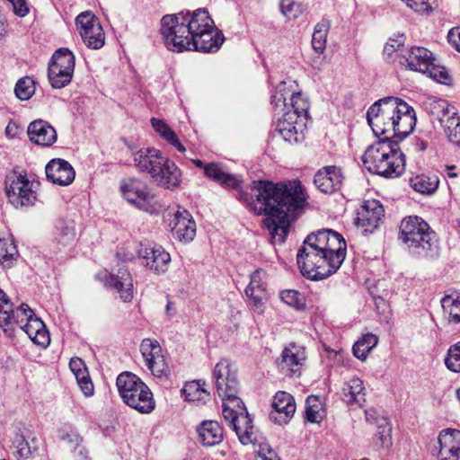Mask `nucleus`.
I'll use <instances>...</instances> for the list:
<instances>
[{
    "label": "nucleus",
    "mask_w": 460,
    "mask_h": 460,
    "mask_svg": "<svg viewBox=\"0 0 460 460\" xmlns=\"http://www.w3.org/2000/svg\"><path fill=\"white\" fill-rule=\"evenodd\" d=\"M279 299L296 311L304 312L306 310V297L304 294L296 289H284L279 292Z\"/></svg>",
    "instance_id": "obj_43"
},
{
    "label": "nucleus",
    "mask_w": 460,
    "mask_h": 460,
    "mask_svg": "<svg viewBox=\"0 0 460 460\" xmlns=\"http://www.w3.org/2000/svg\"><path fill=\"white\" fill-rule=\"evenodd\" d=\"M165 156L155 147L142 148L134 154V163L137 170L150 178L155 173Z\"/></svg>",
    "instance_id": "obj_31"
},
{
    "label": "nucleus",
    "mask_w": 460,
    "mask_h": 460,
    "mask_svg": "<svg viewBox=\"0 0 460 460\" xmlns=\"http://www.w3.org/2000/svg\"><path fill=\"white\" fill-rule=\"evenodd\" d=\"M212 377L220 398L234 397L240 391L237 368L229 358H221L213 369Z\"/></svg>",
    "instance_id": "obj_12"
},
{
    "label": "nucleus",
    "mask_w": 460,
    "mask_h": 460,
    "mask_svg": "<svg viewBox=\"0 0 460 460\" xmlns=\"http://www.w3.org/2000/svg\"><path fill=\"white\" fill-rule=\"evenodd\" d=\"M344 179L345 177L341 167L326 165L315 172L314 184L322 193L331 195L341 190Z\"/></svg>",
    "instance_id": "obj_21"
},
{
    "label": "nucleus",
    "mask_w": 460,
    "mask_h": 460,
    "mask_svg": "<svg viewBox=\"0 0 460 460\" xmlns=\"http://www.w3.org/2000/svg\"><path fill=\"white\" fill-rule=\"evenodd\" d=\"M181 170L173 161L165 156L151 179L164 190H175L181 186Z\"/></svg>",
    "instance_id": "obj_24"
},
{
    "label": "nucleus",
    "mask_w": 460,
    "mask_h": 460,
    "mask_svg": "<svg viewBox=\"0 0 460 460\" xmlns=\"http://www.w3.org/2000/svg\"><path fill=\"white\" fill-rule=\"evenodd\" d=\"M75 57L67 48L58 49L48 65V79L52 88L62 89L68 85L73 78Z\"/></svg>",
    "instance_id": "obj_11"
},
{
    "label": "nucleus",
    "mask_w": 460,
    "mask_h": 460,
    "mask_svg": "<svg viewBox=\"0 0 460 460\" xmlns=\"http://www.w3.org/2000/svg\"><path fill=\"white\" fill-rule=\"evenodd\" d=\"M140 352L144 358L146 367L152 375L160 380H168L171 369L163 354L161 345L156 340L144 339L140 344Z\"/></svg>",
    "instance_id": "obj_13"
},
{
    "label": "nucleus",
    "mask_w": 460,
    "mask_h": 460,
    "mask_svg": "<svg viewBox=\"0 0 460 460\" xmlns=\"http://www.w3.org/2000/svg\"><path fill=\"white\" fill-rule=\"evenodd\" d=\"M98 278L106 288L117 291L123 302L129 303L133 300V278L128 270L121 268L117 273L104 270L98 274Z\"/></svg>",
    "instance_id": "obj_16"
},
{
    "label": "nucleus",
    "mask_w": 460,
    "mask_h": 460,
    "mask_svg": "<svg viewBox=\"0 0 460 460\" xmlns=\"http://www.w3.org/2000/svg\"><path fill=\"white\" fill-rule=\"evenodd\" d=\"M267 272L261 268L256 269L250 275V282L244 289L250 308L259 314H262L265 310V303L269 298L267 283L265 279Z\"/></svg>",
    "instance_id": "obj_15"
},
{
    "label": "nucleus",
    "mask_w": 460,
    "mask_h": 460,
    "mask_svg": "<svg viewBox=\"0 0 460 460\" xmlns=\"http://www.w3.org/2000/svg\"><path fill=\"white\" fill-rule=\"evenodd\" d=\"M160 33L168 50L215 53L225 41L207 8L181 11L161 19Z\"/></svg>",
    "instance_id": "obj_2"
},
{
    "label": "nucleus",
    "mask_w": 460,
    "mask_h": 460,
    "mask_svg": "<svg viewBox=\"0 0 460 460\" xmlns=\"http://www.w3.org/2000/svg\"><path fill=\"white\" fill-rule=\"evenodd\" d=\"M441 305L445 312L448 314V320L453 323H460V295L455 298L452 295H447L441 299Z\"/></svg>",
    "instance_id": "obj_47"
},
{
    "label": "nucleus",
    "mask_w": 460,
    "mask_h": 460,
    "mask_svg": "<svg viewBox=\"0 0 460 460\" xmlns=\"http://www.w3.org/2000/svg\"><path fill=\"white\" fill-rule=\"evenodd\" d=\"M347 255V242L341 234L323 228L310 233L296 253L301 275L312 281H321L335 274Z\"/></svg>",
    "instance_id": "obj_3"
},
{
    "label": "nucleus",
    "mask_w": 460,
    "mask_h": 460,
    "mask_svg": "<svg viewBox=\"0 0 460 460\" xmlns=\"http://www.w3.org/2000/svg\"><path fill=\"white\" fill-rule=\"evenodd\" d=\"M223 401V416L228 420L243 445L253 443L255 436L252 419L238 395L221 398Z\"/></svg>",
    "instance_id": "obj_8"
},
{
    "label": "nucleus",
    "mask_w": 460,
    "mask_h": 460,
    "mask_svg": "<svg viewBox=\"0 0 460 460\" xmlns=\"http://www.w3.org/2000/svg\"><path fill=\"white\" fill-rule=\"evenodd\" d=\"M401 141L386 137L370 145L362 155L367 172L386 179L401 176L405 169V155L398 146Z\"/></svg>",
    "instance_id": "obj_6"
},
{
    "label": "nucleus",
    "mask_w": 460,
    "mask_h": 460,
    "mask_svg": "<svg viewBox=\"0 0 460 460\" xmlns=\"http://www.w3.org/2000/svg\"><path fill=\"white\" fill-rule=\"evenodd\" d=\"M440 180L436 173H420L409 179L410 186L418 193L426 196L435 194L438 189Z\"/></svg>",
    "instance_id": "obj_36"
},
{
    "label": "nucleus",
    "mask_w": 460,
    "mask_h": 460,
    "mask_svg": "<svg viewBox=\"0 0 460 460\" xmlns=\"http://www.w3.org/2000/svg\"><path fill=\"white\" fill-rule=\"evenodd\" d=\"M294 117V113L288 110L285 111L281 119H279L275 130L290 144H297L305 139L303 127L305 122L301 123Z\"/></svg>",
    "instance_id": "obj_27"
},
{
    "label": "nucleus",
    "mask_w": 460,
    "mask_h": 460,
    "mask_svg": "<svg viewBox=\"0 0 460 460\" xmlns=\"http://www.w3.org/2000/svg\"><path fill=\"white\" fill-rule=\"evenodd\" d=\"M390 431L391 429L389 427H378V430L376 432L375 437L377 441H379L382 447H388L392 445Z\"/></svg>",
    "instance_id": "obj_53"
},
{
    "label": "nucleus",
    "mask_w": 460,
    "mask_h": 460,
    "mask_svg": "<svg viewBox=\"0 0 460 460\" xmlns=\"http://www.w3.org/2000/svg\"><path fill=\"white\" fill-rule=\"evenodd\" d=\"M151 125L155 131L158 133L166 142L175 147L179 152L184 153L186 148L179 140L175 132L162 119L152 118Z\"/></svg>",
    "instance_id": "obj_37"
},
{
    "label": "nucleus",
    "mask_w": 460,
    "mask_h": 460,
    "mask_svg": "<svg viewBox=\"0 0 460 460\" xmlns=\"http://www.w3.org/2000/svg\"><path fill=\"white\" fill-rule=\"evenodd\" d=\"M397 239L413 258L432 260L439 254L438 237L421 217H404L399 226Z\"/></svg>",
    "instance_id": "obj_5"
},
{
    "label": "nucleus",
    "mask_w": 460,
    "mask_h": 460,
    "mask_svg": "<svg viewBox=\"0 0 460 460\" xmlns=\"http://www.w3.org/2000/svg\"><path fill=\"white\" fill-rule=\"evenodd\" d=\"M84 43L93 49H100L105 41V34L99 19L91 12L81 13L75 19Z\"/></svg>",
    "instance_id": "obj_14"
},
{
    "label": "nucleus",
    "mask_w": 460,
    "mask_h": 460,
    "mask_svg": "<svg viewBox=\"0 0 460 460\" xmlns=\"http://www.w3.org/2000/svg\"><path fill=\"white\" fill-rule=\"evenodd\" d=\"M14 456L17 460H33L39 453L37 438L25 423H20L13 439Z\"/></svg>",
    "instance_id": "obj_23"
},
{
    "label": "nucleus",
    "mask_w": 460,
    "mask_h": 460,
    "mask_svg": "<svg viewBox=\"0 0 460 460\" xmlns=\"http://www.w3.org/2000/svg\"><path fill=\"white\" fill-rule=\"evenodd\" d=\"M385 217V208L378 199H371L362 202L357 210L356 225L364 234L376 231Z\"/></svg>",
    "instance_id": "obj_17"
},
{
    "label": "nucleus",
    "mask_w": 460,
    "mask_h": 460,
    "mask_svg": "<svg viewBox=\"0 0 460 460\" xmlns=\"http://www.w3.org/2000/svg\"><path fill=\"white\" fill-rule=\"evenodd\" d=\"M288 107L295 118L308 119L310 102L301 93H290V103Z\"/></svg>",
    "instance_id": "obj_42"
},
{
    "label": "nucleus",
    "mask_w": 460,
    "mask_h": 460,
    "mask_svg": "<svg viewBox=\"0 0 460 460\" xmlns=\"http://www.w3.org/2000/svg\"><path fill=\"white\" fill-rule=\"evenodd\" d=\"M413 146L416 151L424 152L425 150H427L429 143L427 140L420 137H415L413 139Z\"/></svg>",
    "instance_id": "obj_60"
},
{
    "label": "nucleus",
    "mask_w": 460,
    "mask_h": 460,
    "mask_svg": "<svg viewBox=\"0 0 460 460\" xmlns=\"http://www.w3.org/2000/svg\"><path fill=\"white\" fill-rule=\"evenodd\" d=\"M36 82L33 77L23 76L20 78L14 87L15 96L21 101L30 100L36 90Z\"/></svg>",
    "instance_id": "obj_46"
},
{
    "label": "nucleus",
    "mask_w": 460,
    "mask_h": 460,
    "mask_svg": "<svg viewBox=\"0 0 460 460\" xmlns=\"http://www.w3.org/2000/svg\"><path fill=\"white\" fill-rule=\"evenodd\" d=\"M305 358L304 349L292 342L283 349L278 368L286 377L298 378L302 375Z\"/></svg>",
    "instance_id": "obj_19"
},
{
    "label": "nucleus",
    "mask_w": 460,
    "mask_h": 460,
    "mask_svg": "<svg viewBox=\"0 0 460 460\" xmlns=\"http://www.w3.org/2000/svg\"><path fill=\"white\" fill-rule=\"evenodd\" d=\"M324 415L325 410L320 397L309 395L305 401V420L311 423H320Z\"/></svg>",
    "instance_id": "obj_39"
},
{
    "label": "nucleus",
    "mask_w": 460,
    "mask_h": 460,
    "mask_svg": "<svg viewBox=\"0 0 460 460\" xmlns=\"http://www.w3.org/2000/svg\"><path fill=\"white\" fill-rule=\"evenodd\" d=\"M75 460H92L89 456V451L83 446L75 447Z\"/></svg>",
    "instance_id": "obj_59"
},
{
    "label": "nucleus",
    "mask_w": 460,
    "mask_h": 460,
    "mask_svg": "<svg viewBox=\"0 0 460 460\" xmlns=\"http://www.w3.org/2000/svg\"><path fill=\"white\" fill-rule=\"evenodd\" d=\"M22 128L14 120H10L5 128V135L8 138H15L22 133Z\"/></svg>",
    "instance_id": "obj_57"
},
{
    "label": "nucleus",
    "mask_w": 460,
    "mask_h": 460,
    "mask_svg": "<svg viewBox=\"0 0 460 460\" xmlns=\"http://www.w3.org/2000/svg\"><path fill=\"white\" fill-rule=\"evenodd\" d=\"M197 439L202 447H211L221 444L225 438V429L221 422L204 420L196 426Z\"/></svg>",
    "instance_id": "obj_28"
},
{
    "label": "nucleus",
    "mask_w": 460,
    "mask_h": 460,
    "mask_svg": "<svg viewBox=\"0 0 460 460\" xmlns=\"http://www.w3.org/2000/svg\"><path fill=\"white\" fill-rule=\"evenodd\" d=\"M171 234L175 240L182 243L191 242L196 235V223L186 210H177L170 223Z\"/></svg>",
    "instance_id": "obj_25"
},
{
    "label": "nucleus",
    "mask_w": 460,
    "mask_h": 460,
    "mask_svg": "<svg viewBox=\"0 0 460 460\" xmlns=\"http://www.w3.org/2000/svg\"><path fill=\"white\" fill-rule=\"evenodd\" d=\"M205 176L225 188L238 190L237 199L256 216H265L263 226L272 240L284 243L290 228L289 219L301 216L308 206L309 195L298 178L281 181L253 180L248 190L241 189L242 181L222 170L218 163L205 167Z\"/></svg>",
    "instance_id": "obj_1"
},
{
    "label": "nucleus",
    "mask_w": 460,
    "mask_h": 460,
    "mask_svg": "<svg viewBox=\"0 0 460 460\" xmlns=\"http://www.w3.org/2000/svg\"><path fill=\"white\" fill-rule=\"evenodd\" d=\"M271 407L269 418L270 421L279 425L288 424L296 409L294 396L286 391H278L274 394Z\"/></svg>",
    "instance_id": "obj_22"
},
{
    "label": "nucleus",
    "mask_w": 460,
    "mask_h": 460,
    "mask_svg": "<svg viewBox=\"0 0 460 460\" xmlns=\"http://www.w3.org/2000/svg\"><path fill=\"white\" fill-rule=\"evenodd\" d=\"M279 8L288 20H295L304 13V5L294 0H280Z\"/></svg>",
    "instance_id": "obj_50"
},
{
    "label": "nucleus",
    "mask_w": 460,
    "mask_h": 460,
    "mask_svg": "<svg viewBox=\"0 0 460 460\" xmlns=\"http://www.w3.org/2000/svg\"><path fill=\"white\" fill-rule=\"evenodd\" d=\"M207 382L204 379L186 381L181 389V396L185 402L195 406H203L210 401V392L206 388Z\"/></svg>",
    "instance_id": "obj_33"
},
{
    "label": "nucleus",
    "mask_w": 460,
    "mask_h": 460,
    "mask_svg": "<svg viewBox=\"0 0 460 460\" xmlns=\"http://www.w3.org/2000/svg\"><path fill=\"white\" fill-rule=\"evenodd\" d=\"M13 13L20 17H24L29 13V7L25 0H13L11 3Z\"/></svg>",
    "instance_id": "obj_55"
},
{
    "label": "nucleus",
    "mask_w": 460,
    "mask_h": 460,
    "mask_svg": "<svg viewBox=\"0 0 460 460\" xmlns=\"http://www.w3.org/2000/svg\"><path fill=\"white\" fill-rule=\"evenodd\" d=\"M27 134L31 142L41 146H51L58 138L56 129L43 119L31 122L27 128Z\"/></svg>",
    "instance_id": "obj_32"
},
{
    "label": "nucleus",
    "mask_w": 460,
    "mask_h": 460,
    "mask_svg": "<svg viewBox=\"0 0 460 460\" xmlns=\"http://www.w3.org/2000/svg\"><path fill=\"white\" fill-rule=\"evenodd\" d=\"M19 257L17 245L13 238H0V263L11 267Z\"/></svg>",
    "instance_id": "obj_41"
},
{
    "label": "nucleus",
    "mask_w": 460,
    "mask_h": 460,
    "mask_svg": "<svg viewBox=\"0 0 460 460\" xmlns=\"http://www.w3.org/2000/svg\"><path fill=\"white\" fill-rule=\"evenodd\" d=\"M260 456L261 458V460H280L277 454L271 449L268 450V455L260 452Z\"/></svg>",
    "instance_id": "obj_62"
},
{
    "label": "nucleus",
    "mask_w": 460,
    "mask_h": 460,
    "mask_svg": "<svg viewBox=\"0 0 460 460\" xmlns=\"http://www.w3.org/2000/svg\"><path fill=\"white\" fill-rule=\"evenodd\" d=\"M444 363L450 372L460 374V341L449 346Z\"/></svg>",
    "instance_id": "obj_48"
},
{
    "label": "nucleus",
    "mask_w": 460,
    "mask_h": 460,
    "mask_svg": "<svg viewBox=\"0 0 460 460\" xmlns=\"http://www.w3.org/2000/svg\"><path fill=\"white\" fill-rule=\"evenodd\" d=\"M448 42L460 52V27H454L447 34Z\"/></svg>",
    "instance_id": "obj_56"
},
{
    "label": "nucleus",
    "mask_w": 460,
    "mask_h": 460,
    "mask_svg": "<svg viewBox=\"0 0 460 460\" xmlns=\"http://www.w3.org/2000/svg\"><path fill=\"white\" fill-rule=\"evenodd\" d=\"M373 300L375 304V308L378 314H383L388 311L389 303L387 300H385L380 296H374Z\"/></svg>",
    "instance_id": "obj_58"
},
{
    "label": "nucleus",
    "mask_w": 460,
    "mask_h": 460,
    "mask_svg": "<svg viewBox=\"0 0 460 460\" xmlns=\"http://www.w3.org/2000/svg\"><path fill=\"white\" fill-rule=\"evenodd\" d=\"M330 28V21L323 19L318 22L312 36V47L317 54H323L326 48V38Z\"/></svg>",
    "instance_id": "obj_44"
},
{
    "label": "nucleus",
    "mask_w": 460,
    "mask_h": 460,
    "mask_svg": "<svg viewBox=\"0 0 460 460\" xmlns=\"http://www.w3.org/2000/svg\"><path fill=\"white\" fill-rule=\"evenodd\" d=\"M433 54L430 50L420 46H411L401 54L399 63L405 66L409 70L421 73L428 70L429 62L432 61Z\"/></svg>",
    "instance_id": "obj_29"
},
{
    "label": "nucleus",
    "mask_w": 460,
    "mask_h": 460,
    "mask_svg": "<svg viewBox=\"0 0 460 460\" xmlns=\"http://www.w3.org/2000/svg\"><path fill=\"white\" fill-rule=\"evenodd\" d=\"M290 93V91L287 92V86L285 82H281L274 90L270 96V103L273 106V111L276 115H279L281 112L283 114L285 111H288V107L287 95Z\"/></svg>",
    "instance_id": "obj_45"
},
{
    "label": "nucleus",
    "mask_w": 460,
    "mask_h": 460,
    "mask_svg": "<svg viewBox=\"0 0 460 460\" xmlns=\"http://www.w3.org/2000/svg\"><path fill=\"white\" fill-rule=\"evenodd\" d=\"M47 179L54 184L67 186L75 180V170L72 165L61 158L52 159L45 168Z\"/></svg>",
    "instance_id": "obj_30"
},
{
    "label": "nucleus",
    "mask_w": 460,
    "mask_h": 460,
    "mask_svg": "<svg viewBox=\"0 0 460 460\" xmlns=\"http://www.w3.org/2000/svg\"><path fill=\"white\" fill-rule=\"evenodd\" d=\"M378 338L373 333L364 334L352 347L353 355L361 361H365L369 352L376 346Z\"/></svg>",
    "instance_id": "obj_40"
},
{
    "label": "nucleus",
    "mask_w": 460,
    "mask_h": 460,
    "mask_svg": "<svg viewBox=\"0 0 460 460\" xmlns=\"http://www.w3.org/2000/svg\"><path fill=\"white\" fill-rule=\"evenodd\" d=\"M440 122L448 141L460 146V116L456 112L446 114L440 119Z\"/></svg>",
    "instance_id": "obj_38"
},
{
    "label": "nucleus",
    "mask_w": 460,
    "mask_h": 460,
    "mask_svg": "<svg viewBox=\"0 0 460 460\" xmlns=\"http://www.w3.org/2000/svg\"><path fill=\"white\" fill-rule=\"evenodd\" d=\"M402 36L399 39H390L389 42H393V47L396 49V51L400 54H403L405 49H403V40H402Z\"/></svg>",
    "instance_id": "obj_61"
},
{
    "label": "nucleus",
    "mask_w": 460,
    "mask_h": 460,
    "mask_svg": "<svg viewBox=\"0 0 460 460\" xmlns=\"http://www.w3.org/2000/svg\"><path fill=\"white\" fill-rule=\"evenodd\" d=\"M367 124L378 138L403 140L417 122L412 106L399 97L387 96L376 101L367 111Z\"/></svg>",
    "instance_id": "obj_4"
},
{
    "label": "nucleus",
    "mask_w": 460,
    "mask_h": 460,
    "mask_svg": "<svg viewBox=\"0 0 460 460\" xmlns=\"http://www.w3.org/2000/svg\"><path fill=\"white\" fill-rule=\"evenodd\" d=\"M384 53L387 54L388 56H392L393 54H396V56H399L401 58V54L396 51V49L393 47V42H387L385 45L384 48Z\"/></svg>",
    "instance_id": "obj_63"
},
{
    "label": "nucleus",
    "mask_w": 460,
    "mask_h": 460,
    "mask_svg": "<svg viewBox=\"0 0 460 460\" xmlns=\"http://www.w3.org/2000/svg\"><path fill=\"white\" fill-rule=\"evenodd\" d=\"M342 401L349 406L362 407L366 402V388L363 380L353 376L344 383L341 389Z\"/></svg>",
    "instance_id": "obj_35"
},
{
    "label": "nucleus",
    "mask_w": 460,
    "mask_h": 460,
    "mask_svg": "<svg viewBox=\"0 0 460 460\" xmlns=\"http://www.w3.org/2000/svg\"><path fill=\"white\" fill-rule=\"evenodd\" d=\"M33 310L27 304H21L19 306H14L11 302L5 304L4 309L0 311V327L4 335L13 340L15 338L16 326L21 328L28 316Z\"/></svg>",
    "instance_id": "obj_18"
},
{
    "label": "nucleus",
    "mask_w": 460,
    "mask_h": 460,
    "mask_svg": "<svg viewBox=\"0 0 460 460\" xmlns=\"http://www.w3.org/2000/svg\"><path fill=\"white\" fill-rule=\"evenodd\" d=\"M119 191L121 197L134 208L149 214L158 212L155 194L142 179L133 176L121 179Z\"/></svg>",
    "instance_id": "obj_9"
},
{
    "label": "nucleus",
    "mask_w": 460,
    "mask_h": 460,
    "mask_svg": "<svg viewBox=\"0 0 460 460\" xmlns=\"http://www.w3.org/2000/svg\"><path fill=\"white\" fill-rule=\"evenodd\" d=\"M29 336L31 341L42 349H46L50 343L49 332L45 323L32 312L28 320L21 325V328Z\"/></svg>",
    "instance_id": "obj_34"
},
{
    "label": "nucleus",
    "mask_w": 460,
    "mask_h": 460,
    "mask_svg": "<svg viewBox=\"0 0 460 460\" xmlns=\"http://www.w3.org/2000/svg\"><path fill=\"white\" fill-rule=\"evenodd\" d=\"M438 460H460V430L447 429L438 437Z\"/></svg>",
    "instance_id": "obj_26"
},
{
    "label": "nucleus",
    "mask_w": 460,
    "mask_h": 460,
    "mask_svg": "<svg viewBox=\"0 0 460 460\" xmlns=\"http://www.w3.org/2000/svg\"><path fill=\"white\" fill-rule=\"evenodd\" d=\"M11 301L8 298L7 295L4 293L3 289L0 288V311L4 309L5 304H10Z\"/></svg>",
    "instance_id": "obj_64"
},
{
    "label": "nucleus",
    "mask_w": 460,
    "mask_h": 460,
    "mask_svg": "<svg viewBox=\"0 0 460 460\" xmlns=\"http://www.w3.org/2000/svg\"><path fill=\"white\" fill-rule=\"evenodd\" d=\"M142 264L150 270L160 275L167 271L171 262V255L162 246L140 244L137 251Z\"/></svg>",
    "instance_id": "obj_20"
},
{
    "label": "nucleus",
    "mask_w": 460,
    "mask_h": 460,
    "mask_svg": "<svg viewBox=\"0 0 460 460\" xmlns=\"http://www.w3.org/2000/svg\"><path fill=\"white\" fill-rule=\"evenodd\" d=\"M34 182L28 178L26 171L13 169L4 180L5 194L8 201L15 208L33 206L37 200Z\"/></svg>",
    "instance_id": "obj_10"
},
{
    "label": "nucleus",
    "mask_w": 460,
    "mask_h": 460,
    "mask_svg": "<svg viewBox=\"0 0 460 460\" xmlns=\"http://www.w3.org/2000/svg\"><path fill=\"white\" fill-rule=\"evenodd\" d=\"M116 386L123 402L142 414L155 409V401L148 385L136 374L124 371L116 378Z\"/></svg>",
    "instance_id": "obj_7"
},
{
    "label": "nucleus",
    "mask_w": 460,
    "mask_h": 460,
    "mask_svg": "<svg viewBox=\"0 0 460 460\" xmlns=\"http://www.w3.org/2000/svg\"><path fill=\"white\" fill-rule=\"evenodd\" d=\"M422 74H427L430 78L438 83L447 84L450 80V75L444 66L435 64V58L429 62V69L422 71Z\"/></svg>",
    "instance_id": "obj_51"
},
{
    "label": "nucleus",
    "mask_w": 460,
    "mask_h": 460,
    "mask_svg": "<svg viewBox=\"0 0 460 460\" xmlns=\"http://www.w3.org/2000/svg\"><path fill=\"white\" fill-rule=\"evenodd\" d=\"M69 368L74 374V376L79 375L84 371V369H88L84 361L78 357L71 358L69 361Z\"/></svg>",
    "instance_id": "obj_54"
},
{
    "label": "nucleus",
    "mask_w": 460,
    "mask_h": 460,
    "mask_svg": "<svg viewBox=\"0 0 460 460\" xmlns=\"http://www.w3.org/2000/svg\"><path fill=\"white\" fill-rule=\"evenodd\" d=\"M414 13L429 16L438 6L437 0H401Z\"/></svg>",
    "instance_id": "obj_49"
},
{
    "label": "nucleus",
    "mask_w": 460,
    "mask_h": 460,
    "mask_svg": "<svg viewBox=\"0 0 460 460\" xmlns=\"http://www.w3.org/2000/svg\"><path fill=\"white\" fill-rule=\"evenodd\" d=\"M75 377L81 392L85 397H91L94 394V385L88 369H84L80 376L76 375Z\"/></svg>",
    "instance_id": "obj_52"
}]
</instances>
